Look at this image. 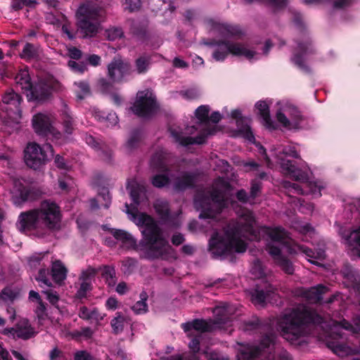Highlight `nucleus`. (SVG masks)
Returning <instances> with one entry per match:
<instances>
[{
	"label": "nucleus",
	"instance_id": "nucleus-1",
	"mask_svg": "<svg viewBox=\"0 0 360 360\" xmlns=\"http://www.w3.org/2000/svg\"><path fill=\"white\" fill-rule=\"evenodd\" d=\"M127 188L135 205L133 209L127 210L134 221L140 227L142 238L139 241V249L143 256L148 260L165 259L173 249L163 236L162 231L153 217L145 212H138L137 207L146 198V189L144 186L136 182L129 183Z\"/></svg>",
	"mask_w": 360,
	"mask_h": 360
},
{
	"label": "nucleus",
	"instance_id": "nucleus-2",
	"mask_svg": "<svg viewBox=\"0 0 360 360\" xmlns=\"http://www.w3.org/2000/svg\"><path fill=\"white\" fill-rule=\"evenodd\" d=\"M323 318L316 311L300 306L285 314L278 321L283 338L289 341H296L305 335L307 326L320 324Z\"/></svg>",
	"mask_w": 360,
	"mask_h": 360
},
{
	"label": "nucleus",
	"instance_id": "nucleus-3",
	"mask_svg": "<svg viewBox=\"0 0 360 360\" xmlns=\"http://www.w3.org/2000/svg\"><path fill=\"white\" fill-rule=\"evenodd\" d=\"M105 15V10L91 4H82L77 10V32L82 38L95 37L100 26V20Z\"/></svg>",
	"mask_w": 360,
	"mask_h": 360
},
{
	"label": "nucleus",
	"instance_id": "nucleus-4",
	"mask_svg": "<svg viewBox=\"0 0 360 360\" xmlns=\"http://www.w3.org/2000/svg\"><path fill=\"white\" fill-rule=\"evenodd\" d=\"M255 218L253 213L249 210L244 212L240 218V221L235 226L229 227L226 235L228 242L231 243V253L234 250L236 252H245L247 250V244L240 239V236L248 234L256 236L257 231L255 229Z\"/></svg>",
	"mask_w": 360,
	"mask_h": 360
},
{
	"label": "nucleus",
	"instance_id": "nucleus-5",
	"mask_svg": "<svg viewBox=\"0 0 360 360\" xmlns=\"http://www.w3.org/2000/svg\"><path fill=\"white\" fill-rule=\"evenodd\" d=\"M206 44L215 47L212 58L216 61H224L229 53L235 56H245L248 60L252 59L256 55L255 51L247 49L239 43H233L229 40L212 39Z\"/></svg>",
	"mask_w": 360,
	"mask_h": 360
},
{
	"label": "nucleus",
	"instance_id": "nucleus-6",
	"mask_svg": "<svg viewBox=\"0 0 360 360\" xmlns=\"http://www.w3.org/2000/svg\"><path fill=\"white\" fill-rule=\"evenodd\" d=\"M53 154L54 150L50 143L41 146L35 142L29 143L24 150V160L28 167L37 170L45 165Z\"/></svg>",
	"mask_w": 360,
	"mask_h": 360
},
{
	"label": "nucleus",
	"instance_id": "nucleus-7",
	"mask_svg": "<svg viewBox=\"0 0 360 360\" xmlns=\"http://www.w3.org/2000/svg\"><path fill=\"white\" fill-rule=\"evenodd\" d=\"M297 46L292 51L290 62L306 75H311L312 70L307 64V58L310 55L316 53V49L309 36L304 35L302 39H296Z\"/></svg>",
	"mask_w": 360,
	"mask_h": 360
},
{
	"label": "nucleus",
	"instance_id": "nucleus-8",
	"mask_svg": "<svg viewBox=\"0 0 360 360\" xmlns=\"http://www.w3.org/2000/svg\"><path fill=\"white\" fill-rule=\"evenodd\" d=\"M276 158L284 174L297 181H304L307 180V174L299 169L295 161L289 159V158L294 159L300 158V155L295 147H284L282 152L277 154Z\"/></svg>",
	"mask_w": 360,
	"mask_h": 360
},
{
	"label": "nucleus",
	"instance_id": "nucleus-9",
	"mask_svg": "<svg viewBox=\"0 0 360 360\" xmlns=\"http://www.w3.org/2000/svg\"><path fill=\"white\" fill-rule=\"evenodd\" d=\"M36 210L42 228L51 231L60 229L62 214L60 207L55 202L44 200Z\"/></svg>",
	"mask_w": 360,
	"mask_h": 360
},
{
	"label": "nucleus",
	"instance_id": "nucleus-10",
	"mask_svg": "<svg viewBox=\"0 0 360 360\" xmlns=\"http://www.w3.org/2000/svg\"><path fill=\"white\" fill-rule=\"evenodd\" d=\"M22 97L14 90L10 89L2 94L0 109L5 115L1 117L7 123H19L22 118L21 103Z\"/></svg>",
	"mask_w": 360,
	"mask_h": 360
},
{
	"label": "nucleus",
	"instance_id": "nucleus-11",
	"mask_svg": "<svg viewBox=\"0 0 360 360\" xmlns=\"http://www.w3.org/2000/svg\"><path fill=\"white\" fill-rule=\"evenodd\" d=\"M212 202L223 206L225 203L224 193L218 189L213 188L209 193L198 194L194 198V204L198 210H200L199 218L213 219L217 212L213 209Z\"/></svg>",
	"mask_w": 360,
	"mask_h": 360
},
{
	"label": "nucleus",
	"instance_id": "nucleus-12",
	"mask_svg": "<svg viewBox=\"0 0 360 360\" xmlns=\"http://www.w3.org/2000/svg\"><path fill=\"white\" fill-rule=\"evenodd\" d=\"M158 108L156 98L150 89L139 91L131 111L139 117L150 116Z\"/></svg>",
	"mask_w": 360,
	"mask_h": 360
},
{
	"label": "nucleus",
	"instance_id": "nucleus-13",
	"mask_svg": "<svg viewBox=\"0 0 360 360\" xmlns=\"http://www.w3.org/2000/svg\"><path fill=\"white\" fill-rule=\"evenodd\" d=\"M215 317L213 321H207L205 319H196L193 320V330L201 332H210L212 330L214 326L221 327L228 325L231 322V318L227 314L225 309H216Z\"/></svg>",
	"mask_w": 360,
	"mask_h": 360
},
{
	"label": "nucleus",
	"instance_id": "nucleus-14",
	"mask_svg": "<svg viewBox=\"0 0 360 360\" xmlns=\"http://www.w3.org/2000/svg\"><path fill=\"white\" fill-rule=\"evenodd\" d=\"M108 77L117 83H122L125 77L130 76L133 72L130 63L123 60L120 58H114L108 65Z\"/></svg>",
	"mask_w": 360,
	"mask_h": 360
},
{
	"label": "nucleus",
	"instance_id": "nucleus-15",
	"mask_svg": "<svg viewBox=\"0 0 360 360\" xmlns=\"http://www.w3.org/2000/svg\"><path fill=\"white\" fill-rule=\"evenodd\" d=\"M169 131L175 142L179 143L182 146H188L193 144L201 145L205 143L208 136L215 134L216 127H206L195 137L183 136L181 131L172 127H169Z\"/></svg>",
	"mask_w": 360,
	"mask_h": 360
},
{
	"label": "nucleus",
	"instance_id": "nucleus-16",
	"mask_svg": "<svg viewBox=\"0 0 360 360\" xmlns=\"http://www.w3.org/2000/svg\"><path fill=\"white\" fill-rule=\"evenodd\" d=\"M39 195L37 189L25 185L20 179L13 180V198L15 204L35 200Z\"/></svg>",
	"mask_w": 360,
	"mask_h": 360
},
{
	"label": "nucleus",
	"instance_id": "nucleus-17",
	"mask_svg": "<svg viewBox=\"0 0 360 360\" xmlns=\"http://www.w3.org/2000/svg\"><path fill=\"white\" fill-rule=\"evenodd\" d=\"M53 86L44 81L33 84L27 94L29 101L38 103L46 102L51 99L53 95Z\"/></svg>",
	"mask_w": 360,
	"mask_h": 360
},
{
	"label": "nucleus",
	"instance_id": "nucleus-18",
	"mask_svg": "<svg viewBox=\"0 0 360 360\" xmlns=\"http://www.w3.org/2000/svg\"><path fill=\"white\" fill-rule=\"evenodd\" d=\"M208 250L214 258L231 254V243L219 233H214L209 240Z\"/></svg>",
	"mask_w": 360,
	"mask_h": 360
},
{
	"label": "nucleus",
	"instance_id": "nucleus-19",
	"mask_svg": "<svg viewBox=\"0 0 360 360\" xmlns=\"http://www.w3.org/2000/svg\"><path fill=\"white\" fill-rule=\"evenodd\" d=\"M17 225L20 231H31L42 228L36 208L21 212Z\"/></svg>",
	"mask_w": 360,
	"mask_h": 360
},
{
	"label": "nucleus",
	"instance_id": "nucleus-20",
	"mask_svg": "<svg viewBox=\"0 0 360 360\" xmlns=\"http://www.w3.org/2000/svg\"><path fill=\"white\" fill-rule=\"evenodd\" d=\"M273 290L272 286L268 283L256 285L250 292L251 302L255 305L264 307L266 300L271 298V295L274 293Z\"/></svg>",
	"mask_w": 360,
	"mask_h": 360
},
{
	"label": "nucleus",
	"instance_id": "nucleus-21",
	"mask_svg": "<svg viewBox=\"0 0 360 360\" xmlns=\"http://www.w3.org/2000/svg\"><path fill=\"white\" fill-rule=\"evenodd\" d=\"M198 174L196 172H184L176 178L174 183V189L178 192H183L187 189L195 187Z\"/></svg>",
	"mask_w": 360,
	"mask_h": 360
},
{
	"label": "nucleus",
	"instance_id": "nucleus-22",
	"mask_svg": "<svg viewBox=\"0 0 360 360\" xmlns=\"http://www.w3.org/2000/svg\"><path fill=\"white\" fill-rule=\"evenodd\" d=\"M32 124L38 135L46 136L52 134L53 127L50 119L43 113L39 112L34 115L32 120Z\"/></svg>",
	"mask_w": 360,
	"mask_h": 360
},
{
	"label": "nucleus",
	"instance_id": "nucleus-23",
	"mask_svg": "<svg viewBox=\"0 0 360 360\" xmlns=\"http://www.w3.org/2000/svg\"><path fill=\"white\" fill-rule=\"evenodd\" d=\"M16 326L18 333L17 338L27 340L34 337L37 334L29 320L27 319H21L19 320L16 323Z\"/></svg>",
	"mask_w": 360,
	"mask_h": 360
},
{
	"label": "nucleus",
	"instance_id": "nucleus-24",
	"mask_svg": "<svg viewBox=\"0 0 360 360\" xmlns=\"http://www.w3.org/2000/svg\"><path fill=\"white\" fill-rule=\"evenodd\" d=\"M255 108L258 110L259 115L262 117L265 127L270 130L276 129V127L271 118L269 106L266 102L259 101L256 103Z\"/></svg>",
	"mask_w": 360,
	"mask_h": 360
},
{
	"label": "nucleus",
	"instance_id": "nucleus-25",
	"mask_svg": "<svg viewBox=\"0 0 360 360\" xmlns=\"http://www.w3.org/2000/svg\"><path fill=\"white\" fill-rule=\"evenodd\" d=\"M344 278L349 285L357 292H360V275L358 271L351 266H346L342 270Z\"/></svg>",
	"mask_w": 360,
	"mask_h": 360
},
{
	"label": "nucleus",
	"instance_id": "nucleus-26",
	"mask_svg": "<svg viewBox=\"0 0 360 360\" xmlns=\"http://www.w3.org/2000/svg\"><path fill=\"white\" fill-rule=\"evenodd\" d=\"M152 63L151 56L143 53L137 57L134 60L135 71L138 75H145L150 70Z\"/></svg>",
	"mask_w": 360,
	"mask_h": 360
},
{
	"label": "nucleus",
	"instance_id": "nucleus-27",
	"mask_svg": "<svg viewBox=\"0 0 360 360\" xmlns=\"http://www.w3.org/2000/svg\"><path fill=\"white\" fill-rule=\"evenodd\" d=\"M237 130L236 133L241 137L248 140L249 141H255V136L249 124V120L247 117H243L236 122Z\"/></svg>",
	"mask_w": 360,
	"mask_h": 360
},
{
	"label": "nucleus",
	"instance_id": "nucleus-28",
	"mask_svg": "<svg viewBox=\"0 0 360 360\" xmlns=\"http://www.w3.org/2000/svg\"><path fill=\"white\" fill-rule=\"evenodd\" d=\"M61 120L64 131L68 134H72L75 129V120L69 108L65 103L63 104Z\"/></svg>",
	"mask_w": 360,
	"mask_h": 360
},
{
	"label": "nucleus",
	"instance_id": "nucleus-29",
	"mask_svg": "<svg viewBox=\"0 0 360 360\" xmlns=\"http://www.w3.org/2000/svg\"><path fill=\"white\" fill-rule=\"evenodd\" d=\"M150 165L154 169L159 172L168 173L170 171L162 152H156L153 155Z\"/></svg>",
	"mask_w": 360,
	"mask_h": 360
},
{
	"label": "nucleus",
	"instance_id": "nucleus-30",
	"mask_svg": "<svg viewBox=\"0 0 360 360\" xmlns=\"http://www.w3.org/2000/svg\"><path fill=\"white\" fill-rule=\"evenodd\" d=\"M329 288L324 285L319 284L311 288L307 292V297L314 303L321 304L323 295L328 291Z\"/></svg>",
	"mask_w": 360,
	"mask_h": 360
},
{
	"label": "nucleus",
	"instance_id": "nucleus-31",
	"mask_svg": "<svg viewBox=\"0 0 360 360\" xmlns=\"http://www.w3.org/2000/svg\"><path fill=\"white\" fill-rule=\"evenodd\" d=\"M68 270L61 261L56 260L52 264L51 276L53 280L60 284L66 278Z\"/></svg>",
	"mask_w": 360,
	"mask_h": 360
},
{
	"label": "nucleus",
	"instance_id": "nucleus-32",
	"mask_svg": "<svg viewBox=\"0 0 360 360\" xmlns=\"http://www.w3.org/2000/svg\"><path fill=\"white\" fill-rule=\"evenodd\" d=\"M20 295V291L17 288H13L7 285L0 292V297L1 304L11 305L18 299Z\"/></svg>",
	"mask_w": 360,
	"mask_h": 360
},
{
	"label": "nucleus",
	"instance_id": "nucleus-33",
	"mask_svg": "<svg viewBox=\"0 0 360 360\" xmlns=\"http://www.w3.org/2000/svg\"><path fill=\"white\" fill-rule=\"evenodd\" d=\"M108 231L116 240L121 241L122 243L129 245L131 246L136 245V240L126 231L117 229H109Z\"/></svg>",
	"mask_w": 360,
	"mask_h": 360
},
{
	"label": "nucleus",
	"instance_id": "nucleus-34",
	"mask_svg": "<svg viewBox=\"0 0 360 360\" xmlns=\"http://www.w3.org/2000/svg\"><path fill=\"white\" fill-rule=\"evenodd\" d=\"M101 276L109 287H113L117 282L116 271L113 266L103 265L98 267Z\"/></svg>",
	"mask_w": 360,
	"mask_h": 360
},
{
	"label": "nucleus",
	"instance_id": "nucleus-35",
	"mask_svg": "<svg viewBox=\"0 0 360 360\" xmlns=\"http://www.w3.org/2000/svg\"><path fill=\"white\" fill-rule=\"evenodd\" d=\"M15 82L20 86L22 90L28 91L33 84L31 77L27 69L20 70L15 77Z\"/></svg>",
	"mask_w": 360,
	"mask_h": 360
},
{
	"label": "nucleus",
	"instance_id": "nucleus-36",
	"mask_svg": "<svg viewBox=\"0 0 360 360\" xmlns=\"http://www.w3.org/2000/svg\"><path fill=\"white\" fill-rule=\"evenodd\" d=\"M154 209L162 220L167 221L170 217V208L169 202L162 199H158L153 205Z\"/></svg>",
	"mask_w": 360,
	"mask_h": 360
},
{
	"label": "nucleus",
	"instance_id": "nucleus-37",
	"mask_svg": "<svg viewBox=\"0 0 360 360\" xmlns=\"http://www.w3.org/2000/svg\"><path fill=\"white\" fill-rule=\"evenodd\" d=\"M262 356V350L260 347H250L240 351L239 359L241 360H258Z\"/></svg>",
	"mask_w": 360,
	"mask_h": 360
},
{
	"label": "nucleus",
	"instance_id": "nucleus-38",
	"mask_svg": "<svg viewBox=\"0 0 360 360\" xmlns=\"http://www.w3.org/2000/svg\"><path fill=\"white\" fill-rule=\"evenodd\" d=\"M143 140V131L140 128L133 129L130 132L129 137L126 143V147L129 150L139 148Z\"/></svg>",
	"mask_w": 360,
	"mask_h": 360
},
{
	"label": "nucleus",
	"instance_id": "nucleus-39",
	"mask_svg": "<svg viewBox=\"0 0 360 360\" xmlns=\"http://www.w3.org/2000/svg\"><path fill=\"white\" fill-rule=\"evenodd\" d=\"M285 111L291 119L292 127L295 129L299 128L300 123L303 120L301 111L292 105L285 106Z\"/></svg>",
	"mask_w": 360,
	"mask_h": 360
},
{
	"label": "nucleus",
	"instance_id": "nucleus-40",
	"mask_svg": "<svg viewBox=\"0 0 360 360\" xmlns=\"http://www.w3.org/2000/svg\"><path fill=\"white\" fill-rule=\"evenodd\" d=\"M335 325L353 333L360 334V315L353 318V324L343 319L340 321H335Z\"/></svg>",
	"mask_w": 360,
	"mask_h": 360
},
{
	"label": "nucleus",
	"instance_id": "nucleus-41",
	"mask_svg": "<svg viewBox=\"0 0 360 360\" xmlns=\"http://www.w3.org/2000/svg\"><path fill=\"white\" fill-rule=\"evenodd\" d=\"M94 330L90 327H82L80 330H75L70 333V336L75 341L88 340L92 338Z\"/></svg>",
	"mask_w": 360,
	"mask_h": 360
},
{
	"label": "nucleus",
	"instance_id": "nucleus-42",
	"mask_svg": "<svg viewBox=\"0 0 360 360\" xmlns=\"http://www.w3.org/2000/svg\"><path fill=\"white\" fill-rule=\"evenodd\" d=\"M117 83L105 77L99 78L96 82L97 89L103 94H110L113 91H115V84Z\"/></svg>",
	"mask_w": 360,
	"mask_h": 360
},
{
	"label": "nucleus",
	"instance_id": "nucleus-43",
	"mask_svg": "<svg viewBox=\"0 0 360 360\" xmlns=\"http://www.w3.org/2000/svg\"><path fill=\"white\" fill-rule=\"evenodd\" d=\"M264 233L274 242L282 243L285 238V232L281 227L270 228L264 226Z\"/></svg>",
	"mask_w": 360,
	"mask_h": 360
},
{
	"label": "nucleus",
	"instance_id": "nucleus-44",
	"mask_svg": "<svg viewBox=\"0 0 360 360\" xmlns=\"http://www.w3.org/2000/svg\"><path fill=\"white\" fill-rule=\"evenodd\" d=\"M140 300L137 301L132 307L131 309L135 314H143L148 311V307L146 303L148 300V293L146 291H142L140 293Z\"/></svg>",
	"mask_w": 360,
	"mask_h": 360
},
{
	"label": "nucleus",
	"instance_id": "nucleus-45",
	"mask_svg": "<svg viewBox=\"0 0 360 360\" xmlns=\"http://www.w3.org/2000/svg\"><path fill=\"white\" fill-rule=\"evenodd\" d=\"M346 240L349 245L356 250L360 257V227L352 231L347 236Z\"/></svg>",
	"mask_w": 360,
	"mask_h": 360
},
{
	"label": "nucleus",
	"instance_id": "nucleus-46",
	"mask_svg": "<svg viewBox=\"0 0 360 360\" xmlns=\"http://www.w3.org/2000/svg\"><path fill=\"white\" fill-rule=\"evenodd\" d=\"M162 173L155 174L151 178L150 182L155 188H162L168 186L170 183V179L167 173Z\"/></svg>",
	"mask_w": 360,
	"mask_h": 360
},
{
	"label": "nucleus",
	"instance_id": "nucleus-47",
	"mask_svg": "<svg viewBox=\"0 0 360 360\" xmlns=\"http://www.w3.org/2000/svg\"><path fill=\"white\" fill-rule=\"evenodd\" d=\"M328 347L333 352L340 356L347 355L349 352V347L342 342H328Z\"/></svg>",
	"mask_w": 360,
	"mask_h": 360
},
{
	"label": "nucleus",
	"instance_id": "nucleus-48",
	"mask_svg": "<svg viewBox=\"0 0 360 360\" xmlns=\"http://www.w3.org/2000/svg\"><path fill=\"white\" fill-rule=\"evenodd\" d=\"M214 27L218 28L221 32L224 31L228 35L232 37H240L243 35V32L237 25H232L229 24H218Z\"/></svg>",
	"mask_w": 360,
	"mask_h": 360
},
{
	"label": "nucleus",
	"instance_id": "nucleus-49",
	"mask_svg": "<svg viewBox=\"0 0 360 360\" xmlns=\"http://www.w3.org/2000/svg\"><path fill=\"white\" fill-rule=\"evenodd\" d=\"M75 85L77 86L78 89L75 91V95L79 100H83L86 96L91 94V89L89 84L84 81L75 82Z\"/></svg>",
	"mask_w": 360,
	"mask_h": 360
},
{
	"label": "nucleus",
	"instance_id": "nucleus-50",
	"mask_svg": "<svg viewBox=\"0 0 360 360\" xmlns=\"http://www.w3.org/2000/svg\"><path fill=\"white\" fill-rule=\"evenodd\" d=\"M188 347L193 353L188 357L179 358L177 360H199L197 353L200 350V338L198 337L192 338L188 344Z\"/></svg>",
	"mask_w": 360,
	"mask_h": 360
},
{
	"label": "nucleus",
	"instance_id": "nucleus-51",
	"mask_svg": "<svg viewBox=\"0 0 360 360\" xmlns=\"http://www.w3.org/2000/svg\"><path fill=\"white\" fill-rule=\"evenodd\" d=\"M131 32L139 40L145 41L148 38L147 28L143 25L134 24L131 27Z\"/></svg>",
	"mask_w": 360,
	"mask_h": 360
},
{
	"label": "nucleus",
	"instance_id": "nucleus-52",
	"mask_svg": "<svg viewBox=\"0 0 360 360\" xmlns=\"http://www.w3.org/2000/svg\"><path fill=\"white\" fill-rule=\"evenodd\" d=\"M116 316L110 321V325L115 334H118L122 332L124 329V323L125 318L120 312L116 314Z\"/></svg>",
	"mask_w": 360,
	"mask_h": 360
},
{
	"label": "nucleus",
	"instance_id": "nucleus-53",
	"mask_svg": "<svg viewBox=\"0 0 360 360\" xmlns=\"http://www.w3.org/2000/svg\"><path fill=\"white\" fill-rule=\"evenodd\" d=\"M276 264L283 271L285 274L292 275L294 273L295 269L292 262L286 257L283 256L278 260L275 262Z\"/></svg>",
	"mask_w": 360,
	"mask_h": 360
},
{
	"label": "nucleus",
	"instance_id": "nucleus-54",
	"mask_svg": "<svg viewBox=\"0 0 360 360\" xmlns=\"http://www.w3.org/2000/svg\"><path fill=\"white\" fill-rule=\"evenodd\" d=\"M37 51L31 43H26L20 53V57L26 60L34 59L37 56Z\"/></svg>",
	"mask_w": 360,
	"mask_h": 360
},
{
	"label": "nucleus",
	"instance_id": "nucleus-55",
	"mask_svg": "<svg viewBox=\"0 0 360 360\" xmlns=\"http://www.w3.org/2000/svg\"><path fill=\"white\" fill-rule=\"evenodd\" d=\"M209 106L202 105L195 110V115L201 123L207 124L209 122Z\"/></svg>",
	"mask_w": 360,
	"mask_h": 360
},
{
	"label": "nucleus",
	"instance_id": "nucleus-56",
	"mask_svg": "<svg viewBox=\"0 0 360 360\" xmlns=\"http://www.w3.org/2000/svg\"><path fill=\"white\" fill-rule=\"evenodd\" d=\"M92 290L91 281H82L80 286L76 292V297L82 300L86 297L87 292Z\"/></svg>",
	"mask_w": 360,
	"mask_h": 360
},
{
	"label": "nucleus",
	"instance_id": "nucleus-57",
	"mask_svg": "<svg viewBox=\"0 0 360 360\" xmlns=\"http://www.w3.org/2000/svg\"><path fill=\"white\" fill-rule=\"evenodd\" d=\"M99 272V268L89 266L85 271L82 272L79 279L84 281H91L96 274Z\"/></svg>",
	"mask_w": 360,
	"mask_h": 360
},
{
	"label": "nucleus",
	"instance_id": "nucleus-58",
	"mask_svg": "<svg viewBox=\"0 0 360 360\" xmlns=\"http://www.w3.org/2000/svg\"><path fill=\"white\" fill-rule=\"evenodd\" d=\"M49 276V270L46 269H40L38 271L37 276L35 277L36 280L44 284L48 287L52 286V283L48 278Z\"/></svg>",
	"mask_w": 360,
	"mask_h": 360
},
{
	"label": "nucleus",
	"instance_id": "nucleus-59",
	"mask_svg": "<svg viewBox=\"0 0 360 360\" xmlns=\"http://www.w3.org/2000/svg\"><path fill=\"white\" fill-rule=\"evenodd\" d=\"M276 336L273 333H269L264 335L260 342V347L262 348V355L264 353V349H268L271 345H274Z\"/></svg>",
	"mask_w": 360,
	"mask_h": 360
},
{
	"label": "nucleus",
	"instance_id": "nucleus-60",
	"mask_svg": "<svg viewBox=\"0 0 360 360\" xmlns=\"http://www.w3.org/2000/svg\"><path fill=\"white\" fill-rule=\"evenodd\" d=\"M84 139L86 144H88L91 148L96 149V150L98 148H101V145L103 143V142L101 140L89 134H86L84 135Z\"/></svg>",
	"mask_w": 360,
	"mask_h": 360
},
{
	"label": "nucleus",
	"instance_id": "nucleus-61",
	"mask_svg": "<svg viewBox=\"0 0 360 360\" xmlns=\"http://www.w3.org/2000/svg\"><path fill=\"white\" fill-rule=\"evenodd\" d=\"M266 250L269 252V254L273 258L274 262L278 260L280 258L283 257V255L281 254V250L278 246H276L274 245H272L271 243H268L266 245Z\"/></svg>",
	"mask_w": 360,
	"mask_h": 360
},
{
	"label": "nucleus",
	"instance_id": "nucleus-62",
	"mask_svg": "<svg viewBox=\"0 0 360 360\" xmlns=\"http://www.w3.org/2000/svg\"><path fill=\"white\" fill-rule=\"evenodd\" d=\"M265 321L263 320H261L258 318H255V319L252 321H249L245 323V328L246 330H254V329H258L262 328L264 325L268 326V328L270 327V325L269 323H264Z\"/></svg>",
	"mask_w": 360,
	"mask_h": 360
},
{
	"label": "nucleus",
	"instance_id": "nucleus-63",
	"mask_svg": "<svg viewBox=\"0 0 360 360\" xmlns=\"http://www.w3.org/2000/svg\"><path fill=\"white\" fill-rule=\"evenodd\" d=\"M266 360H291L290 354L284 349L274 354H269Z\"/></svg>",
	"mask_w": 360,
	"mask_h": 360
},
{
	"label": "nucleus",
	"instance_id": "nucleus-64",
	"mask_svg": "<svg viewBox=\"0 0 360 360\" xmlns=\"http://www.w3.org/2000/svg\"><path fill=\"white\" fill-rule=\"evenodd\" d=\"M122 5L124 10H127L129 12H134L137 11L141 7L140 0H122Z\"/></svg>",
	"mask_w": 360,
	"mask_h": 360
}]
</instances>
